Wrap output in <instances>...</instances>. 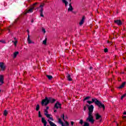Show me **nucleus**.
Returning <instances> with one entry per match:
<instances>
[{"instance_id": "obj_14", "label": "nucleus", "mask_w": 126, "mask_h": 126, "mask_svg": "<svg viewBox=\"0 0 126 126\" xmlns=\"http://www.w3.org/2000/svg\"><path fill=\"white\" fill-rule=\"evenodd\" d=\"M95 118H96V120H99V119H101V118H102V116L99 115V113H97L95 115Z\"/></svg>"}, {"instance_id": "obj_20", "label": "nucleus", "mask_w": 126, "mask_h": 126, "mask_svg": "<svg viewBox=\"0 0 126 126\" xmlns=\"http://www.w3.org/2000/svg\"><path fill=\"white\" fill-rule=\"evenodd\" d=\"M8 114V112H7V110H4V112H3L4 116L6 117V116H7Z\"/></svg>"}, {"instance_id": "obj_43", "label": "nucleus", "mask_w": 126, "mask_h": 126, "mask_svg": "<svg viewBox=\"0 0 126 126\" xmlns=\"http://www.w3.org/2000/svg\"><path fill=\"white\" fill-rule=\"evenodd\" d=\"M50 107H49V106H47L46 107V109L45 110H46L47 111H48L49 110Z\"/></svg>"}, {"instance_id": "obj_22", "label": "nucleus", "mask_w": 126, "mask_h": 126, "mask_svg": "<svg viewBox=\"0 0 126 126\" xmlns=\"http://www.w3.org/2000/svg\"><path fill=\"white\" fill-rule=\"evenodd\" d=\"M39 109H40V105L37 104L36 107L35 108V110L38 111H39Z\"/></svg>"}, {"instance_id": "obj_46", "label": "nucleus", "mask_w": 126, "mask_h": 126, "mask_svg": "<svg viewBox=\"0 0 126 126\" xmlns=\"http://www.w3.org/2000/svg\"><path fill=\"white\" fill-rule=\"evenodd\" d=\"M121 80H122V79L120 78H118V81H121Z\"/></svg>"}, {"instance_id": "obj_34", "label": "nucleus", "mask_w": 126, "mask_h": 126, "mask_svg": "<svg viewBox=\"0 0 126 126\" xmlns=\"http://www.w3.org/2000/svg\"><path fill=\"white\" fill-rule=\"evenodd\" d=\"M42 32L44 33H46V30L44 28H42Z\"/></svg>"}, {"instance_id": "obj_45", "label": "nucleus", "mask_w": 126, "mask_h": 126, "mask_svg": "<svg viewBox=\"0 0 126 126\" xmlns=\"http://www.w3.org/2000/svg\"><path fill=\"white\" fill-rule=\"evenodd\" d=\"M123 115H126V111H125L123 113Z\"/></svg>"}, {"instance_id": "obj_17", "label": "nucleus", "mask_w": 126, "mask_h": 126, "mask_svg": "<svg viewBox=\"0 0 126 126\" xmlns=\"http://www.w3.org/2000/svg\"><path fill=\"white\" fill-rule=\"evenodd\" d=\"M62 2L63 3H64L65 7L67 6V4H68V2H67L66 0H62Z\"/></svg>"}, {"instance_id": "obj_40", "label": "nucleus", "mask_w": 126, "mask_h": 126, "mask_svg": "<svg viewBox=\"0 0 126 126\" xmlns=\"http://www.w3.org/2000/svg\"><path fill=\"white\" fill-rule=\"evenodd\" d=\"M49 119L51 120V121H54V119L52 117H50Z\"/></svg>"}, {"instance_id": "obj_18", "label": "nucleus", "mask_w": 126, "mask_h": 126, "mask_svg": "<svg viewBox=\"0 0 126 126\" xmlns=\"http://www.w3.org/2000/svg\"><path fill=\"white\" fill-rule=\"evenodd\" d=\"M18 54H19V52L18 51L15 52L14 53V54H13V58H14V59H15V58L16 57H17V55H18Z\"/></svg>"}, {"instance_id": "obj_38", "label": "nucleus", "mask_w": 126, "mask_h": 126, "mask_svg": "<svg viewBox=\"0 0 126 126\" xmlns=\"http://www.w3.org/2000/svg\"><path fill=\"white\" fill-rule=\"evenodd\" d=\"M86 109H87V108L86 107V106H84V111L85 112V111H86Z\"/></svg>"}, {"instance_id": "obj_35", "label": "nucleus", "mask_w": 126, "mask_h": 126, "mask_svg": "<svg viewBox=\"0 0 126 126\" xmlns=\"http://www.w3.org/2000/svg\"><path fill=\"white\" fill-rule=\"evenodd\" d=\"M104 53H108V48L104 49Z\"/></svg>"}, {"instance_id": "obj_44", "label": "nucleus", "mask_w": 126, "mask_h": 126, "mask_svg": "<svg viewBox=\"0 0 126 126\" xmlns=\"http://www.w3.org/2000/svg\"><path fill=\"white\" fill-rule=\"evenodd\" d=\"M38 4V2H35L33 4V5H37Z\"/></svg>"}, {"instance_id": "obj_54", "label": "nucleus", "mask_w": 126, "mask_h": 126, "mask_svg": "<svg viewBox=\"0 0 126 126\" xmlns=\"http://www.w3.org/2000/svg\"><path fill=\"white\" fill-rule=\"evenodd\" d=\"M8 31H9V32L10 30H8Z\"/></svg>"}, {"instance_id": "obj_1", "label": "nucleus", "mask_w": 126, "mask_h": 126, "mask_svg": "<svg viewBox=\"0 0 126 126\" xmlns=\"http://www.w3.org/2000/svg\"><path fill=\"white\" fill-rule=\"evenodd\" d=\"M88 117L86 119V122H89L91 124H94V117H93V111H94V106L93 105H90L88 108Z\"/></svg>"}, {"instance_id": "obj_31", "label": "nucleus", "mask_w": 126, "mask_h": 126, "mask_svg": "<svg viewBox=\"0 0 126 126\" xmlns=\"http://www.w3.org/2000/svg\"><path fill=\"white\" fill-rule=\"evenodd\" d=\"M12 43H14L15 46H16V44H17V41H12Z\"/></svg>"}, {"instance_id": "obj_26", "label": "nucleus", "mask_w": 126, "mask_h": 126, "mask_svg": "<svg viewBox=\"0 0 126 126\" xmlns=\"http://www.w3.org/2000/svg\"><path fill=\"white\" fill-rule=\"evenodd\" d=\"M38 118H42V115L41 114V111H38Z\"/></svg>"}, {"instance_id": "obj_15", "label": "nucleus", "mask_w": 126, "mask_h": 126, "mask_svg": "<svg viewBox=\"0 0 126 126\" xmlns=\"http://www.w3.org/2000/svg\"><path fill=\"white\" fill-rule=\"evenodd\" d=\"M39 11L40 12V16L41 17H44V15L43 14V11H44V9H43V8H41Z\"/></svg>"}, {"instance_id": "obj_21", "label": "nucleus", "mask_w": 126, "mask_h": 126, "mask_svg": "<svg viewBox=\"0 0 126 126\" xmlns=\"http://www.w3.org/2000/svg\"><path fill=\"white\" fill-rule=\"evenodd\" d=\"M47 40H48V38L46 37L45 39L43 41V45H47Z\"/></svg>"}, {"instance_id": "obj_53", "label": "nucleus", "mask_w": 126, "mask_h": 126, "mask_svg": "<svg viewBox=\"0 0 126 126\" xmlns=\"http://www.w3.org/2000/svg\"><path fill=\"white\" fill-rule=\"evenodd\" d=\"M69 1H70V2L71 1V0H69Z\"/></svg>"}, {"instance_id": "obj_11", "label": "nucleus", "mask_w": 126, "mask_h": 126, "mask_svg": "<svg viewBox=\"0 0 126 126\" xmlns=\"http://www.w3.org/2000/svg\"><path fill=\"white\" fill-rule=\"evenodd\" d=\"M84 20H85V16L82 17L81 21L79 23V25L81 26L84 23Z\"/></svg>"}, {"instance_id": "obj_36", "label": "nucleus", "mask_w": 126, "mask_h": 126, "mask_svg": "<svg viewBox=\"0 0 126 126\" xmlns=\"http://www.w3.org/2000/svg\"><path fill=\"white\" fill-rule=\"evenodd\" d=\"M74 125V122L71 121V125L72 126H73Z\"/></svg>"}, {"instance_id": "obj_50", "label": "nucleus", "mask_w": 126, "mask_h": 126, "mask_svg": "<svg viewBox=\"0 0 126 126\" xmlns=\"http://www.w3.org/2000/svg\"><path fill=\"white\" fill-rule=\"evenodd\" d=\"M32 44H34V42H32ZM32 43H31V44H32Z\"/></svg>"}, {"instance_id": "obj_24", "label": "nucleus", "mask_w": 126, "mask_h": 126, "mask_svg": "<svg viewBox=\"0 0 126 126\" xmlns=\"http://www.w3.org/2000/svg\"><path fill=\"white\" fill-rule=\"evenodd\" d=\"M89 99H90V96H88L84 99V101H86V100H89Z\"/></svg>"}, {"instance_id": "obj_8", "label": "nucleus", "mask_w": 126, "mask_h": 126, "mask_svg": "<svg viewBox=\"0 0 126 126\" xmlns=\"http://www.w3.org/2000/svg\"><path fill=\"white\" fill-rule=\"evenodd\" d=\"M27 32H28V43H29V44H31L32 43V41L30 39L29 30H27Z\"/></svg>"}, {"instance_id": "obj_41", "label": "nucleus", "mask_w": 126, "mask_h": 126, "mask_svg": "<svg viewBox=\"0 0 126 126\" xmlns=\"http://www.w3.org/2000/svg\"><path fill=\"white\" fill-rule=\"evenodd\" d=\"M123 120H125V119H126V116H123Z\"/></svg>"}, {"instance_id": "obj_48", "label": "nucleus", "mask_w": 126, "mask_h": 126, "mask_svg": "<svg viewBox=\"0 0 126 126\" xmlns=\"http://www.w3.org/2000/svg\"><path fill=\"white\" fill-rule=\"evenodd\" d=\"M54 113H57V110H54Z\"/></svg>"}, {"instance_id": "obj_47", "label": "nucleus", "mask_w": 126, "mask_h": 126, "mask_svg": "<svg viewBox=\"0 0 126 126\" xmlns=\"http://www.w3.org/2000/svg\"><path fill=\"white\" fill-rule=\"evenodd\" d=\"M32 23H33V22H34V20H32V21H31Z\"/></svg>"}, {"instance_id": "obj_19", "label": "nucleus", "mask_w": 126, "mask_h": 126, "mask_svg": "<svg viewBox=\"0 0 126 126\" xmlns=\"http://www.w3.org/2000/svg\"><path fill=\"white\" fill-rule=\"evenodd\" d=\"M46 77L49 80H51V79H53V76L50 75H47Z\"/></svg>"}, {"instance_id": "obj_2", "label": "nucleus", "mask_w": 126, "mask_h": 126, "mask_svg": "<svg viewBox=\"0 0 126 126\" xmlns=\"http://www.w3.org/2000/svg\"><path fill=\"white\" fill-rule=\"evenodd\" d=\"M56 102V99L52 98L45 97V99H43L41 101V105L42 106H47L48 104L49 103H55Z\"/></svg>"}, {"instance_id": "obj_29", "label": "nucleus", "mask_w": 126, "mask_h": 126, "mask_svg": "<svg viewBox=\"0 0 126 126\" xmlns=\"http://www.w3.org/2000/svg\"><path fill=\"white\" fill-rule=\"evenodd\" d=\"M73 10V8H68V11H72Z\"/></svg>"}, {"instance_id": "obj_13", "label": "nucleus", "mask_w": 126, "mask_h": 126, "mask_svg": "<svg viewBox=\"0 0 126 126\" xmlns=\"http://www.w3.org/2000/svg\"><path fill=\"white\" fill-rule=\"evenodd\" d=\"M126 82H123L120 86L118 87L119 89H122V88H124V87H125V85H126Z\"/></svg>"}, {"instance_id": "obj_6", "label": "nucleus", "mask_w": 126, "mask_h": 126, "mask_svg": "<svg viewBox=\"0 0 126 126\" xmlns=\"http://www.w3.org/2000/svg\"><path fill=\"white\" fill-rule=\"evenodd\" d=\"M97 98H94L92 99V101L87 100V102L89 104V105L92 104V103H94L95 105H96V102H97Z\"/></svg>"}, {"instance_id": "obj_3", "label": "nucleus", "mask_w": 126, "mask_h": 126, "mask_svg": "<svg viewBox=\"0 0 126 126\" xmlns=\"http://www.w3.org/2000/svg\"><path fill=\"white\" fill-rule=\"evenodd\" d=\"M95 105L98 106V108H102L103 110H105V105L102 103V102L99 101L97 99L96 102H95Z\"/></svg>"}, {"instance_id": "obj_4", "label": "nucleus", "mask_w": 126, "mask_h": 126, "mask_svg": "<svg viewBox=\"0 0 126 126\" xmlns=\"http://www.w3.org/2000/svg\"><path fill=\"white\" fill-rule=\"evenodd\" d=\"M62 109V104H61L60 103H59L58 101H57L55 105H54V107L53 108V109Z\"/></svg>"}, {"instance_id": "obj_28", "label": "nucleus", "mask_w": 126, "mask_h": 126, "mask_svg": "<svg viewBox=\"0 0 126 126\" xmlns=\"http://www.w3.org/2000/svg\"><path fill=\"white\" fill-rule=\"evenodd\" d=\"M126 96V93L121 96V100H123V99H124V98H125V97Z\"/></svg>"}, {"instance_id": "obj_51", "label": "nucleus", "mask_w": 126, "mask_h": 126, "mask_svg": "<svg viewBox=\"0 0 126 126\" xmlns=\"http://www.w3.org/2000/svg\"><path fill=\"white\" fill-rule=\"evenodd\" d=\"M1 85V84H0V86ZM0 92H1V91L0 90Z\"/></svg>"}, {"instance_id": "obj_33", "label": "nucleus", "mask_w": 126, "mask_h": 126, "mask_svg": "<svg viewBox=\"0 0 126 126\" xmlns=\"http://www.w3.org/2000/svg\"><path fill=\"white\" fill-rule=\"evenodd\" d=\"M69 8H73L72 7V5H71V2L69 3Z\"/></svg>"}, {"instance_id": "obj_16", "label": "nucleus", "mask_w": 126, "mask_h": 126, "mask_svg": "<svg viewBox=\"0 0 126 126\" xmlns=\"http://www.w3.org/2000/svg\"><path fill=\"white\" fill-rule=\"evenodd\" d=\"M58 120L59 124H60V125H62V126H64V125H63V121H62V119L58 118Z\"/></svg>"}, {"instance_id": "obj_42", "label": "nucleus", "mask_w": 126, "mask_h": 126, "mask_svg": "<svg viewBox=\"0 0 126 126\" xmlns=\"http://www.w3.org/2000/svg\"><path fill=\"white\" fill-rule=\"evenodd\" d=\"M86 106L87 107H88V109H89V107H90V105H89V104H87L86 105Z\"/></svg>"}, {"instance_id": "obj_7", "label": "nucleus", "mask_w": 126, "mask_h": 126, "mask_svg": "<svg viewBox=\"0 0 126 126\" xmlns=\"http://www.w3.org/2000/svg\"><path fill=\"white\" fill-rule=\"evenodd\" d=\"M34 8H35V7L34 6H33L32 8L29 9H27L26 10V12H25L24 13L25 15L27 14V13H31L32 12H33V9H34Z\"/></svg>"}, {"instance_id": "obj_23", "label": "nucleus", "mask_w": 126, "mask_h": 126, "mask_svg": "<svg viewBox=\"0 0 126 126\" xmlns=\"http://www.w3.org/2000/svg\"><path fill=\"white\" fill-rule=\"evenodd\" d=\"M45 116H46V117L48 118V119H49V118L51 117V116H52L51 114H47V113H44Z\"/></svg>"}, {"instance_id": "obj_30", "label": "nucleus", "mask_w": 126, "mask_h": 126, "mask_svg": "<svg viewBox=\"0 0 126 126\" xmlns=\"http://www.w3.org/2000/svg\"><path fill=\"white\" fill-rule=\"evenodd\" d=\"M79 124H80V125H83V120H82V119H81L80 120Z\"/></svg>"}, {"instance_id": "obj_12", "label": "nucleus", "mask_w": 126, "mask_h": 126, "mask_svg": "<svg viewBox=\"0 0 126 126\" xmlns=\"http://www.w3.org/2000/svg\"><path fill=\"white\" fill-rule=\"evenodd\" d=\"M3 80H4V78H3V75H0V82L1 83V84H3V83H4V82H3Z\"/></svg>"}, {"instance_id": "obj_32", "label": "nucleus", "mask_w": 126, "mask_h": 126, "mask_svg": "<svg viewBox=\"0 0 126 126\" xmlns=\"http://www.w3.org/2000/svg\"><path fill=\"white\" fill-rule=\"evenodd\" d=\"M65 124L66 126H69V123H68V122L67 121H65Z\"/></svg>"}, {"instance_id": "obj_25", "label": "nucleus", "mask_w": 126, "mask_h": 126, "mask_svg": "<svg viewBox=\"0 0 126 126\" xmlns=\"http://www.w3.org/2000/svg\"><path fill=\"white\" fill-rule=\"evenodd\" d=\"M61 118H63V120L64 121V122H65V120L64 119V114H62V115H61Z\"/></svg>"}, {"instance_id": "obj_37", "label": "nucleus", "mask_w": 126, "mask_h": 126, "mask_svg": "<svg viewBox=\"0 0 126 126\" xmlns=\"http://www.w3.org/2000/svg\"><path fill=\"white\" fill-rule=\"evenodd\" d=\"M44 112H45L44 114H48L49 113V112L47 110H45Z\"/></svg>"}, {"instance_id": "obj_52", "label": "nucleus", "mask_w": 126, "mask_h": 126, "mask_svg": "<svg viewBox=\"0 0 126 126\" xmlns=\"http://www.w3.org/2000/svg\"><path fill=\"white\" fill-rule=\"evenodd\" d=\"M14 40H16V37H14Z\"/></svg>"}, {"instance_id": "obj_9", "label": "nucleus", "mask_w": 126, "mask_h": 126, "mask_svg": "<svg viewBox=\"0 0 126 126\" xmlns=\"http://www.w3.org/2000/svg\"><path fill=\"white\" fill-rule=\"evenodd\" d=\"M0 67L1 70H5V66H4V63L2 62H0Z\"/></svg>"}, {"instance_id": "obj_49", "label": "nucleus", "mask_w": 126, "mask_h": 126, "mask_svg": "<svg viewBox=\"0 0 126 126\" xmlns=\"http://www.w3.org/2000/svg\"><path fill=\"white\" fill-rule=\"evenodd\" d=\"M92 68H93L92 66H91V67H90V69H92Z\"/></svg>"}, {"instance_id": "obj_27", "label": "nucleus", "mask_w": 126, "mask_h": 126, "mask_svg": "<svg viewBox=\"0 0 126 126\" xmlns=\"http://www.w3.org/2000/svg\"><path fill=\"white\" fill-rule=\"evenodd\" d=\"M44 5H45V3H42L40 5L39 7H41V8H43Z\"/></svg>"}, {"instance_id": "obj_10", "label": "nucleus", "mask_w": 126, "mask_h": 126, "mask_svg": "<svg viewBox=\"0 0 126 126\" xmlns=\"http://www.w3.org/2000/svg\"><path fill=\"white\" fill-rule=\"evenodd\" d=\"M66 77L68 81H72V78H71V76L69 73H67Z\"/></svg>"}, {"instance_id": "obj_5", "label": "nucleus", "mask_w": 126, "mask_h": 126, "mask_svg": "<svg viewBox=\"0 0 126 126\" xmlns=\"http://www.w3.org/2000/svg\"><path fill=\"white\" fill-rule=\"evenodd\" d=\"M114 23L115 24H117L118 26H122L123 25V22L121 20H114Z\"/></svg>"}, {"instance_id": "obj_39", "label": "nucleus", "mask_w": 126, "mask_h": 126, "mask_svg": "<svg viewBox=\"0 0 126 126\" xmlns=\"http://www.w3.org/2000/svg\"><path fill=\"white\" fill-rule=\"evenodd\" d=\"M0 42L1 43H3L4 44H5V41L4 40H0Z\"/></svg>"}]
</instances>
